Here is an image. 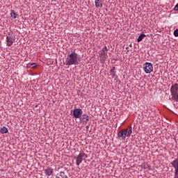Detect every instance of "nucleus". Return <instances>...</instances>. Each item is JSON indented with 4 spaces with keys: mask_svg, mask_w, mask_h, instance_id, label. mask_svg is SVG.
Here are the masks:
<instances>
[{
    "mask_svg": "<svg viewBox=\"0 0 178 178\" xmlns=\"http://www.w3.org/2000/svg\"><path fill=\"white\" fill-rule=\"evenodd\" d=\"M95 3L96 8H102L104 3H102V0H95Z\"/></svg>",
    "mask_w": 178,
    "mask_h": 178,
    "instance_id": "obj_13",
    "label": "nucleus"
},
{
    "mask_svg": "<svg viewBox=\"0 0 178 178\" xmlns=\"http://www.w3.org/2000/svg\"><path fill=\"white\" fill-rule=\"evenodd\" d=\"M87 158V154H86L84 152H80L78 156L74 157V159H76V166H79L80 163L84 161Z\"/></svg>",
    "mask_w": 178,
    "mask_h": 178,
    "instance_id": "obj_4",
    "label": "nucleus"
},
{
    "mask_svg": "<svg viewBox=\"0 0 178 178\" xmlns=\"http://www.w3.org/2000/svg\"><path fill=\"white\" fill-rule=\"evenodd\" d=\"M89 128H90V125H87L86 126V129L88 130Z\"/></svg>",
    "mask_w": 178,
    "mask_h": 178,
    "instance_id": "obj_22",
    "label": "nucleus"
},
{
    "mask_svg": "<svg viewBox=\"0 0 178 178\" xmlns=\"http://www.w3.org/2000/svg\"><path fill=\"white\" fill-rule=\"evenodd\" d=\"M111 75L112 76L113 79H118V75L116 74V67H113L110 71Z\"/></svg>",
    "mask_w": 178,
    "mask_h": 178,
    "instance_id": "obj_10",
    "label": "nucleus"
},
{
    "mask_svg": "<svg viewBox=\"0 0 178 178\" xmlns=\"http://www.w3.org/2000/svg\"><path fill=\"white\" fill-rule=\"evenodd\" d=\"M0 133L1 134H5L8 133V128H6V127H3L0 129Z\"/></svg>",
    "mask_w": 178,
    "mask_h": 178,
    "instance_id": "obj_17",
    "label": "nucleus"
},
{
    "mask_svg": "<svg viewBox=\"0 0 178 178\" xmlns=\"http://www.w3.org/2000/svg\"><path fill=\"white\" fill-rule=\"evenodd\" d=\"M102 51L108 52V47L104 46V47L102 48Z\"/></svg>",
    "mask_w": 178,
    "mask_h": 178,
    "instance_id": "obj_20",
    "label": "nucleus"
},
{
    "mask_svg": "<svg viewBox=\"0 0 178 178\" xmlns=\"http://www.w3.org/2000/svg\"><path fill=\"white\" fill-rule=\"evenodd\" d=\"M64 65L72 66V65H79V56L76 51H72L67 56Z\"/></svg>",
    "mask_w": 178,
    "mask_h": 178,
    "instance_id": "obj_1",
    "label": "nucleus"
},
{
    "mask_svg": "<svg viewBox=\"0 0 178 178\" xmlns=\"http://www.w3.org/2000/svg\"><path fill=\"white\" fill-rule=\"evenodd\" d=\"M101 55H102V56H104V58H106V51H102L101 52Z\"/></svg>",
    "mask_w": 178,
    "mask_h": 178,
    "instance_id": "obj_21",
    "label": "nucleus"
},
{
    "mask_svg": "<svg viewBox=\"0 0 178 178\" xmlns=\"http://www.w3.org/2000/svg\"><path fill=\"white\" fill-rule=\"evenodd\" d=\"M171 165L175 169L174 178H178V158L175 159V160L171 163Z\"/></svg>",
    "mask_w": 178,
    "mask_h": 178,
    "instance_id": "obj_6",
    "label": "nucleus"
},
{
    "mask_svg": "<svg viewBox=\"0 0 178 178\" xmlns=\"http://www.w3.org/2000/svg\"><path fill=\"white\" fill-rule=\"evenodd\" d=\"M83 115V110L81 108H75L73 111V116L76 119H80Z\"/></svg>",
    "mask_w": 178,
    "mask_h": 178,
    "instance_id": "obj_7",
    "label": "nucleus"
},
{
    "mask_svg": "<svg viewBox=\"0 0 178 178\" xmlns=\"http://www.w3.org/2000/svg\"><path fill=\"white\" fill-rule=\"evenodd\" d=\"M118 140L120 141H124L126 140V137H127V129H121L118 133Z\"/></svg>",
    "mask_w": 178,
    "mask_h": 178,
    "instance_id": "obj_5",
    "label": "nucleus"
},
{
    "mask_svg": "<svg viewBox=\"0 0 178 178\" xmlns=\"http://www.w3.org/2000/svg\"><path fill=\"white\" fill-rule=\"evenodd\" d=\"M145 37H147V35H145V34H144V33L140 34L138 38V40H137L138 42H141V40H144V38H145Z\"/></svg>",
    "mask_w": 178,
    "mask_h": 178,
    "instance_id": "obj_16",
    "label": "nucleus"
},
{
    "mask_svg": "<svg viewBox=\"0 0 178 178\" xmlns=\"http://www.w3.org/2000/svg\"><path fill=\"white\" fill-rule=\"evenodd\" d=\"M79 119L81 122H82L83 124H87V122L90 120V118L86 113L83 114Z\"/></svg>",
    "mask_w": 178,
    "mask_h": 178,
    "instance_id": "obj_8",
    "label": "nucleus"
},
{
    "mask_svg": "<svg viewBox=\"0 0 178 178\" xmlns=\"http://www.w3.org/2000/svg\"><path fill=\"white\" fill-rule=\"evenodd\" d=\"M6 42L8 47H12L15 42V39L12 36H6Z\"/></svg>",
    "mask_w": 178,
    "mask_h": 178,
    "instance_id": "obj_9",
    "label": "nucleus"
},
{
    "mask_svg": "<svg viewBox=\"0 0 178 178\" xmlns=\"http://www.w3.org/2000/svg\"><path fill=\"white\" fill-rule=\"evenodd\" d=\"M170 94L172 95L171 101H178V84L175 83L170 88Z\"/></svg>",
    "mask_w": 178,
    "mask_h": 178,
    "instance_id": "obj_2",
    "label": "nucleus"
},
{
    "mask_svg": "<svg viewBox=\"0 0 178 178\" xmlns=\"http://www.w3.org/2000/svg\"><path fill=\"white\" fill-rule=\"evenodd\" d=\"M54 173V170L49 167L44 170V175L46 176H51Z\"/></svg>",
    "mask_w": 178,
    "mask_h": 178,
    "instance_id": "obj_11",
    "label": "nucleus"
},
{
    "mask_svg": "<svg viewBox=\"0 0 178 178\" xmlns=\"http://www.w3.org/2000/svg\"><path fill=\"white\" fill-rule=\"evenodd\" d=\"M28 67H31L32 69L34 67H37V63H29L28 64Z\"/></svg>",
    "mask_w": 178,
    "mask_h": 178,
    "instance_id": "obj_18",
    "label": "nucleus"
},
{
    "mask_svg": "<svg viewBox=\"0 0 178 178\" xmlns=\"http://www.w3.org/2000/svg\"><path fill=\"white\" fill-rule=\"evenodd\" d=\"M56 178H67V176L65 175V172L61 171L56 175Z\"/></svg>",
    "mask_w": 178,
    "mask_h": 178,
    "instance_id": "obj_14",
    "label": "nucleus"
},
{
    "mask_svg": "<svg viewBox=\"0 0 178 178\" xmlns=\"http://www.w3.org/2000/svg\"><path fill=\"white\" fill-rule=\"evenodd\" d=\"M174 35L175 37H178V29L174 31Z\"/></svg>",
    "mask_w": 178,
    "mask_h": 178,
    "instance_id": "obj_19",
    "label": "nucleus"
},
{
    "mask_svg": "<svg viewBox=\"0 0 178 178\" xmlns=\"http://www.w3.org/2000/svg\"><path fill=\"white\" fill-rule=\"evenodd\" d=\"M127 130V137H130L131 136V133H133V127L130 125L128 129H124Z\"/></svg>",
    "mask_w": 178,
    "mask_h": 178,
    "instance_id": "obj_12",
    "label": "nucleus"
},
{
    "mask_svg": "<svg viewBox=\"0 0 178 178\" xmlns=\"http://www.w3.org/2000/svg\"><path fill=\"white\" fill-rule=\"evenodd\" d=\"M10 15L13 19H17V16H19V14H17V13L15 12L13 10H10Z\"/></svg>",
    "mask_w": 178,
    "mask_h": 178,
    "instance_id": "obj_15",
    "label": "nucleus"
},
{
    "mask_svg": "<svg viewBox=\"0 0 178 178\" xmlns=\"http://www.w3.org/2000/svg\"><path fill=\"white\" fill-rule=\"evenodd\" d=\"M143 70L147 74L154 72V65L151 63L146 62L143 64Z\"/></svg>",
    "mask_w": 178,
    "mask_h": 178,
    "instance_id": "obj_3",
    "label": "nucleus"
}]
</instances>
